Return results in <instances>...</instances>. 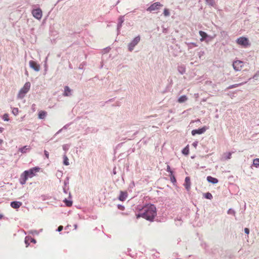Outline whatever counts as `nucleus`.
Instances as JSON below:
<instances>
[{"instance_id":"obj_1","label":"nucleus","mask_w":259,"mask_h":259,"mask_svg":"<svg viewBox=\"0 0 259 259\" xmlns=\"http://www.w3.org/2000/svg\"><path fill=\"white\" fill-rule=\"evenodd\" d=\"M156 208L153 204H147L144 206L137 214V218L142 217L148 221H152L156 215Z\"/></svg>"},{"instance_id":"obj_2","label":"nucleus","mask_w":259,"mask_h":259,"mask_svg":"<svg viewBox=\"0 0 259 259\" xmlns=\"http://www.w3.org/2000/svg\"><path fill=\"white\" fill-rule=\"evenodd\" d=\"M39 170V167H33L28 170L24 171L21 175L20 183L24 185L28 178H32L35 176V173L38 172Z\"/></svg>"},{"instance_id":"obj_3","label":"nucleus","mask_w":259,"mask_h":259,"mask_svg":"<svg viewBox=\"0 0 259 259\" xmlns=\"http://www.w3.org/2000/svg\"><path fill=\"white\" fill-rule=\"evenodd\" d=\"M30 87L31 84L30 82H26L19 91L17 95V98L20 99H23L30 90Z\"/></svg>"},{"instance_id":"obj_4","label":"nucleus","mask_w":259,"mask_h":259,"mask_svg":"<svg viewBox=\"0 0 259 259\" xmlns=\"http://www.w3.org/2000/svg\"><path fill=\"white\" fill-rule=\"evenodd\" d=\"M244 62L240 60H236L233 63V67L236 71H240L244 66Z\"/></svg>"},{"instance_id":"obj_5","label":"nucleus","mask_w":259,"mask_h":259,"mask_svg":"<svg viewBox=\"0 0 259 259\" xmlns=\"http://www.w3.org/2000/svg\"><path fill=\"white\" fill-rule=\"evenodd\" d=\"M163 5L161 4L159 2H156L153 4H152L149 7H148L147 9V11L152 12L153 11L157 10L160 9V7H162Z\"/></svg>"},{"instance_id":"obj_6","label":"nucleus","mask_w":259,"mask_h":259,"mask_svg":"<svg viewBox=\"0 0 259 259\" xmlns=\"http://www.w3.org/2000/svg\"><path fill=\"white\" fill-rule=\"evenodd\" d=\"M33 16L38 20H40L42 17V11L40 9H34L32 11Z\"/></svg>"},{"instance_id":"obj_7","label":"nucleus","mask_w":259,"mask_h":259,"mask_svg":"<svg viewBox=\"0 0 259 259\" xmlns=\"http://www.w3.org/2000/svg\"><path fill=\"white\" fill-rule=\"evenodd\" d=\"M140 40V37L138 36L136 37L134 40L129 44L128 45V49L130 51H132L136 45L138 44V43Z\"/></svg>"},{"instance_id":"obj_8","label":"nucleus","mask_w":259,"mask_h":259,"mask_svg":"<svg viewBox=\"0 0 259 259\" xmlns=\"http://www.w3.org/2000/svg\"><path fill=\"white\" fill-rule=\"evenodd\" d=\"M237 42L239 45L243 46L244 47H247L249 45L248 39L245 37H239L237 39Z\"/></svg>"},{"instance_id":"obj_9","label":"nucleus","mask_w":259,"mask_h":259,"mask_svg":"<svg viewBox=\"0 0 259 259\" xmlns=\"http://www.w3.org/2000/svg\"><path fill=\"white\" fill-rule=\"evenodd\" d=\"M29 65L31 68L33 69L36 71H38L40 69V66L34 61H30Z\"/></svg>"},{"instance_id":"obj_10","label":"nucleus","mask_w":259,"mask_h":259,"mask_svg":"<svg viewBox=\"0 0 259 259\" xmlns=\"http://www.w3.org/2000/svg\"><path fill=\"white\" fill-rule=\"evenodd\" d=\"M127 192L126 191H120L118 199L121 201H124L127 197Z\"/></svg>"},{"instance_id":"obj_11","label":"nucleus","mask_w":259,"mask_h":259,"mask_svg":"<svg viewBox=\"0 0 259 259\" xmlns=\"http://www.w3.org/2000/svg\"><path fill=\"white\" fill-rule=\"evenodd\" d=\"M206 128L205 126L198 130H194L192 131V135L193 136H194L196 134H201L204 133L206 131Z\"/></svg>"},{"instance_id":"obj_12","label":"nucleus","mask_w":259,"mask_h":259,"mask_svg":"<svg viewBox=\"0 0 259 259\" xmlns=\"http://www.w3.org/2000/svg\"><path fill=\"white\" fill-rule=\"evenodd\" d=\"M184 186L187 191H189L191 188V181L189 177H187L185 180Z\"/></svg>"},{"instance_id":"obj_13","label":"nucleus","mask_w":259,"mask_h":259,"mask_svg":"<svg viewBox=\"0 0 259 259\" xmlns=\"http://www.w3.org/2000/svg\"><path fill=\"white\" fill-rule=\"evenodd\" d=\"M22 205V202L19 201H13L11 203V206L14 208H19Z\"/></svg>"},{"instance_id":"obj_14","label":"nucleus","mask_w":259,"mask_h":259,"mask_svg":"<svg viewBox=\"0 0 259 259\" xmlns=\"http://www.w3.org/2000/svg\"><path fill=\"white\" fill-rule=\"evenodd\" d=\"M207 180L208 182L211 183L212 184H216L218 182V180L217 179L211 176H208L207 177Z\"/></svg>"},{"instance_id":"obj_15","label":"nucleus","mask_w":259,"mask_h":259,"mask_svg":"<svg viewBox=\"0 0 259 259\" xmlns=\"http://www.w3.org/2000/svg\"><path fill=\"white\" fill-rule=\"evenodd\" d=\"M71 90L70 88L68 86H66L64 88V93L63 95L65 96H69L71 95Z\"/></svg>"},{"instance_id":"obj_16","label":"nucleus","mask_w":259,"mask_h":259,"mask_svg":"<svg viewBox=\"0 0 259 259\" xmlns=\"http://www.w3.org/2000/svg\"><path fill=\"white\" fill-rule=\"evenodd\" d=\"M199 35L201 36V38H200V41H203L207 37V34L206 32L203 31H199Z\"/></svg>"},{"instance_id":"obj_17","label":"nucleus","mask_w":259,"mask_h":259,"mask_svg":"<svg viewBox=\"0 0 259 259\" xmlns=\"http://www.w3.org/2000/svg\"><path fill=\"white\" fill-rule=\"evenodd\" d=\"M27 242H32L33 243H35L36 242V240L30 237L27 236L25 239V243L27 244Z\"/></svg>"},{"instance_id":"obj_18","label":"nucleus","mask_w":259,"mask_h":259,"mask_svg":"<svg viewBox=\"0 0 259 259\" xmlns=\"http://www.w3.org/2000/svg\"><path fill=\"white\" fill-rule=\"evenodd\" d=\"M187 99H188V98L186 97V96H185V95L182 96L178 99V102H179V103H183V102H186L187 100Z\"/></svg>"},{"instance_id":"obj_19","label":"nucleus","mask_w":259,"mask_h":259,"mask_svg":"<svg viewBox=\"0 0 259 259\" xmlns=\"http://www.w3.org/2000/svg\"><path fill=\"white\" fill-rule=\"evenodd\" d=\"M47 115V112L45 111H40L38 113V117L40 119H44Z\"/></svg>"},{"instance_id":"obj_20","label":"nucleus","mask_w":259,"mask_h":259,"mask_svg":"<svg viewBox=\"0 0 259 259\" xmlns=\"http://www.w3.org/2000/svg\"><path fill=\"white\" fill-rule=\"evenodd\" d=\"M182 153L183 154L185 155H188L189 153V145H187L186 147H185L183 150Z\"/></svg>"},{"instance_id":"obj_21","label":"nucleus","mask_w":259,"mask_h":259,"mask_svg":"<svg viewBox=\"0 0 259 259\" xmlns=\"http://www.w3.org/2000/svg\"><path fill=\"white\" fill-rule=\"evenodd\" d=\"M29 147H27V146H25L23 147L19 148V151L22 153H25L26 152L27 150H29Z\"/></svg>"},{"instance_id":"obj_22","label":"nucleus","mask_w":259,"mask_h":259,"mask_svg":"<svg viewBox=\"0 0 259 259\" xmlns=\"http://www.w3.org/2000/svg\"><path fill=\"white\" fill-rule=\"evenodd\" d=\"M63 159H64V161H63L64 164L65 165H68L69 164V163L68 158H67V156L64 155Z\"/></svg>"},{"instance_id":"obj_23","label":"nucleus","mask_w":259,"mask_h":259,"mask_svg":"<svg viewBox=\"0 0 259 259\" xmlns=\"http://www.w3.org/2000/svg\"><path fill=\"white\" fill-rule=\"evenodd\" d=\"M253 165L256 167L259 166V158H256L253 160Z\"/></svg>"},{"instance_id":"obj_24","label":"nucleus","mask_w":259,"mask_h":259,"mask_svg":"<svg viewBox=\"0 0 259 259\" xmlns=\"http://www.w3.org/2000/svg\"><path fill=\"white\" fill-rule=\"evenodd\" d=\"M207 4L211 6H214L215 5L214 0H205Z\"/></svg>"},{"instance_id":"obj_25","label":"nucleus","mask_w":259,"mask_h":259,"mask_svg":"<svg viewBox=\"0 0 259 259\" xmlns=\"http://www.w3.org/2000/svg\"><path fill=\"white\" fill-rule=\"evenodd\" d=\"M204 197L205 198L208 199H211L212 198V195L209 192L204 194Z\"/></svg>"},{"instance_id":"obj_26","label":"nucleus","mask_w":259,"mask_h":259,"mask_svg":"<svg viewBox=\"0 0 259 259\" xmlns=\"http://www.w3.org/2000/svg\"><path fill=\"white\" fill-rule=\"evenodd\" d=\"M64 202L67 206H71L72 204V202L67 199H65Z\"/></svg>"},{"instance_id":"obj_27","label":"nucleus","mask_w":259,"mask_h":259,"mask_svg":"<svg viewBox=\"0 0 259 259\" xmlns=\"http://www.w3.org/2000/svg\"><path fill=\"white\" fill-rule=\"evenodd\" d=\"M163 14L165 16H168L170 15L169 11L167 9H164L163 11Z\"/></svg>"},{"instance_id":"obj_28","label":"nucleus","mask_w":259,"mask_h":259,"mask_svg":"<svg viewBox=\"0 0 259 259\" xmlns=\"http://www.w3.org/2000/svg\"><path fill=\"white\" fill-rule=\"evenodd\" d=\"M12 113L16 116L19 113V109L17 108H14L12 110Z\"/></svg>"},{"instance_id":"obj_29","label":"nucleus","mask_w":259,"mask_h":259,"mask_svg":"<svg viewBox=\"0 0 259 259\" xmlns=\"http://www.w3.org/2000/svg\"><path fill=\"white\" fill-rule=\"evenodd\" d=\"M170 179L172 183L176 182V179L174 175H173V174H170Z\"/></svg>"},{"instance_id":"obj_30","label":"nucleus","mask_w":259,"mask_h":259,"mask_svg":"<svg viewBox=\"0 0 259 259\" xmlns=\"http://www.w3.org/2000/svg\"><path fill=\"white\" fill-rule=\"evenodd\" d=\"M242 84H243V83H239V84H233V85H232L229 87L228 89H233L234 88H236V87H238L239 85H240Z\"/></svg>"},{"instance_id":"obj_31","label":"nucleus","mask_w":259,"mask_h":259,"mask_svg":"<svg viewBox=\"0 0 259 259\" xmlns=\"http://www.w3.org/2000/svg\"><path fill=\"white\" fill-rule=\"evenodd\" d=\"M3 119L5 120V121H8L9 120V116H8V115L7 114H5L3 116Z\"/></svg>"},{"instance_id":"obj_32","label":"nucleus","mask_w":259,"mask_h":259,"mask_svg":"<svg viewBox=\"0 0 259 259\" xmlns=\"http://www.w3.org/2000/svg\"><path fill=\"white\" fill-rule=\"evenodd\" d=\"M228 214H233V215H235V212L234 210H233V209H229L228 211Z\"/></svg>"},{"instance_id":"obj_33","label":"nucleus","mask_w":259,"mask_h":259,"mask_svg":"<svg viewBox=\"0 0 259 259\" xmlns=\"http://www.w3.org/2000/svg\"><path fill=\"white\" fill-rule=\"evenodd\" d=\"M232 153L231 152H228L227 153V156L226 157V159H229L231 158Z\"/></svg>"},{"instance_id":"obj_34","label":"nucleus","mask_w":259,"mask_h":259,"mask_svg":"<svg viewBox=\"0 0 259 259\" xmlns=\"http://www.w3.org/2000/svg\"><path fill=\"white\" fill-rule=\"evenodd\" d=\"M166 170L170 173V174H172V171L171 170L169 165H167Z\"/></svg>"},{"instance_id":"obj_35","label":"nucleus","mask_w":259,"mask_h":259,"mask_svg":"<svg viewBox=\"0 0 259 259\" xmlns=\"http://www.w3.org/2000/svg\"><path fill=\"white\" fill-rule=\"evenodd\" d=\"M44 153H45V155L46 158L48 159L49 158V152L45 150Z\"/></svg>"},{"instance_id":"obj_36","label":"nucleus","mask_w":259,"mask_h":259,"mask_svg":"<svg viewBox=\"0 0 259 259\" xmlns=\"http://www.w3.org/2000/svg\"><path fill=\"white\" fill-rule=\"evenodd\" d=\"M197 144H198V142H194L192 144V146L194 147V148H196L197 146Z\"/></svg>"},{"instance_id":"obj_37","label":"nucleus","mask_w":259,"mask_h":259,"mask_svg":"<svg viewBox=\"0 0 259 259\" xmlns=\"http://www.w3.org/2000/svg\"><path fill=\"white\" fill-rule=\"evenodd\" d=\"M244 232L246 234H248L249 233V229L245 228L244 229Z\"/></svg>"},{"instance_id":"obj_38","label":"nucleus","mask_w":259,"mask_h":259,"mask_svg":"<svg viewBox=\"0 0 259 259\" xmlns=\"http://www.w3.org/2000/svg\"><path fill=\"white\" fill-rule=\"evenodd\" d=\"M63 227L62 226H60L58 228V231L59 232L60 231H61L62 230H63Z\"/></svg>"},{"instance_id":"obj_39","label":"nucleus","mask_w":259,"mask_h":259,"mask_svg":"<svg viewBox=\"0 0 259 259\" xmlns=\"http://www.w3.org/2000/svg\"><path fill=\"white\" fill-rule=\"evenodd\" d=\"M118 208H119V209H121V210H123V209H124V206H122V205H119L118 206Z\"/></svg>"},{"instance_id":"obj_40","label":"nucleus","mask_w":259,"mask_h":259,"mask_svg":"<svg viewBox=\"0 0 259 259\" xmlns=\"http://www.w3.org/2000/svg\"><path fill=\"white\" fill-rule=\"evenodd\" d=\"M29 242H27V244H26V247H28V245L29 244Z\"/></svg>"},{"instance_id":"obj_41","label":"nucleus","mask_w":259,"mask_h":259,"mask_svg":"<svg viewBox=\"0 0 259 259\" xmlns=\"http://www.w3.org/2000/svg\"><path fill=\"white\" fill-rule=\"evenodd\" d=\"M3 142V141L2 139H0V145L2 144Z\"/></svg>"},{"instance_id":"obj_42","label":"nucleus","mask_w":259,"mask_h":259,"mask_svg":"<svg viewBox=\"0 0 259 259\" xmlns=\"http://www.w3.org/2000/svg\"><path fill=\"white\" fill-rule=\"evenodd\" d=\"M3 217V215L2 214H0V219H2Z\"/></svg>"}]
</instances>
